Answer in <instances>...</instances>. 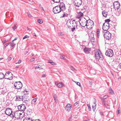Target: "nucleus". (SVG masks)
Segmentation results:
<instances>
[{
    "label": "nucleus",
    "instance_id": "nucleus-5",
    "mask_svg": "<svg viewBox=\"0 0 121 121\" xmlns=\"http://www.w3.org/2000/svg\"><path fill=\"white\" fill-rule=\"evenodd\" d=\"M73 3L75 6L78 7L81 5L82 1V0H74Z\"/></svg>",
    "mask_w": 121,
    "mask_h": 121
},
{
    "label": "nucleus",
    "instance_id": "nucleus-27",
    "mask_svg": "<svg viewBox=\"0 0 121 121\" xmlns=\"http://www.w3.org/2000/svg\"><path fill=\"white\" fill-rule=\"evenodd\" d=\"M99 59H100L101 60H102L103 59V56L101 53L99 54Z\"/></svg>",
    "mask_w": 121,
    "mask_h": 121
},
{
    "label": "nucleus",
    "instance_id": "nucleus-16",
    "mask_svg": "<svg viewBox=\"0 0 121 121\" xmlns=\"http://www.w3.org/2000/svg\"><path fill=\"white\" fill-rule=\"evenodd\" d=\"M83 50L86 53H88L89 51L91 50L90 48H87L85 47L84 48Z\"/></svg>",
    "mask_w": 121,
    "mask_h": 121
},
{
    "label": "nucleus",
    "instance_id": "nucleus-46",
    "mask_svg": "<svg viewBox=\"0 0 121 121\" xmlns=\"http://www.w3.org/2000/svg\"><path fill=\"white\" fill-rule=\"evenodd\" d=\"M28 117H25L23 119V121H27L28 119H29L28 118Z\"/></svg>",
    "mask_w": 121,
    "mask_h": 121
},
{
    "label": "nucleus",
    "instance_id": "nucleus-55",
    "mask_svg": "<svg viewBox=\"0 0 121 121\" xmlns=\"http://www.w3.org/2000/svg\"><path fill=\"white\" fill-rule=\"evenodd\" d=\"M28 118L29 119H28V120L26 121H33V120H32L29 117H28Z\"/></svg>",
    "mask_w": 121,
    "mask_h": 121
},
{
    "label": "nucleus",
    "instance_id": "nucleus-57",
    "mask_svg": "<svg viewBox=\"0 0 121 121\" xmlns=\"http://www.w3.org/2000/svg\"><path fill=\"white\" fill-rule=\"evenodd\" d=\"M58 35H62L63 34L62 32H60L59 33Z\"/></svg>",
    "mask_w": 121,
    "mask_h": 121
},
{
    "label": "nucleus",
    "instance_id": "nucleus-23",
    "mask_svg": "<svg viewBox=\"0 0 121 121\" xmlns=\"http://www.w3.org/2000/svg\"><path fill=\"white\" fill-rule=\"evenodd\" d=\"M108 97V96L107 95H106L104 96L103 97H102L100 96H99V98L101 99L102 100H105V99H106L107 97Z\"/></svg>",
    "mask_w": 121,
    "mask_h": 121
},
{
    "label": "nucleus",
    "instance_id": "nucleus-59",
    "mask_svg": "<svg viewBox=\"0 0 121 121\" xmlns=\"http://www.w3.org/2000/svg\"><path fill=\"white\" fill-rule=\"evenodd\" d=\"M68 24L69 25V26H68L69 28V29H71V27H72V26H71V25H69V24Z\"/></svg>",
    "mask_w": 121,
    "mask_h": 121
},
{
    "label": "nucleus",
    "instance_id": "nucleus-36",
    "mask_svg": "<svg viewBox=\"0 0 121 121\" xmlns=\"http://www.w3.org/2000/svg\"><path fill=\"white\" fill-rule=\"evenodd\" d=\"M7 43L6 44H4V49H5V48L6 47L8 46V45H9V43Z\"/></svg>",
    "mask_w": 121,
    "mask_h": 121
},
{
    "label": "nucleus",
    "instance_id": "nucleus-13",
    "mask_svg": "<svg viewBox=\"0 0 121 121\" xmlns=\"http://www.w3.org/2000/svg\"><path fill=\"white\" fill-rule=\"evenodd\" d=\"M72 107L71 104H67L65 107V109L66 111H69Z\"/></svg>",
    "mask_w": 121,
    "mask_h": 121
},
{
    "label": "nucleus",
    "instance_id": "nucleus-47",
    "mask_svg": "<svg viewBox=\"0 0 121 121\" xmlns=\"http://www.w3.org/2000/svg\"><path fill=\"white\" fill-rule=\"evenodd\" d=\"M77 82V84L80 87L81 86V85H80V82Z\"/></svg>",
    "mask_w": 121,
    "mask_h": 121
},
{
    "label": "nucleus",
    "instance_id": "nucleus-58",
    "mask_svg": "<svg viewBox=\"0 0 121 121\" xmlns=\"http://www.w3.org/2000/svg\"><path fill=\"white\" fill-rule=\"evenodd\" d=\"M35 60V58H32L31 59H30V60L32 62L34 61Z\"/></svg>",
    "mask_w": 121,
    "mask_h": 121
},
{
    "label": "nucleus",
    "instance_id": "nucleus-32",
    "mask_svg": "<svg viewBox=\"0 0 121 121\" xmlns=\"http://www.w3.org/2000/svg\"><path fill=\"white\" fill-rule=\"evenodd\" d=\"M96 106V104H95V105L94 106H92V108L93 111L94 112H95V110Z\"/></svg>",
    "mask_w": 121,
    "mask_h": 121
},
{
    "label": "nucleus",
    "instance_id": "nucleus-21",
    "mask_svg": "<svg viewBox=\"0 0 121 121\" xmlns=\"http://www.w3.org/2000/svg\"><path fill=\"white\" fill-rule=\"evenodd\" d=\"M83 13L81 12H79L78 13V15L77 16V17L78 18H79L83 16Z\"/></svg>",
    "mask_w": 121,
    "mask_h": 121
},
{
    "label": "nucleus",
    "instance_id": "nucleus-24",
    "mask_svg": "<svg viewBox=\"0 0 121 121\" xmlns=\"http://www.w3.org/2000/svg\"><path fill=\"white\" fill-rule=\"evenodd\" d=\"M103 16L104 17H106L107 15V13L105 11H104L102 13Z\"/></svg>",
    "mask_w": 121,
    "mask_h": 121
},
{
    "label": "nucleus",
    "instance_id": "nucleus-7",
    "mask_svg": "<svg viewBox=\"0 0 121 121\" xmlns=\"http://www.w3.org/2000/svg\"><path fill=\"white\" fill-rule=\"evenodd\" d=\"M114 8L115 10L118 9L120 7V5L119 2L118 1L114 2L113 3Z\"/></svg>",
    "mask_w": 121,
    "mask_h": 121
},
{
    "label": "nucleus",
    "instance_id": "nucleus-17",
    "mask_svg": "<svg viewBox=\"0 0 121 121\" xmlns=\"http://www.w3.org/2000/svg\"><path fill=\"white\" fill-rule=\"evenodd\" d=\"M87 21H88L87 20H85V22L84 24H83V25H81V24L80 23V24L81 25L82 27H85V26H87Z\"/></svg>",
    "mask_w": 121,
    "mask_h": 121
},
{
    "label": "nucleus",
    "instance_id": "nucleus-52",
    "mask_svg": "<svg viewBox=\"0 0 121 121\" xmlns=\"http://www.w3.org/2000/svg\"><path fill=\"white\" fill-rule=\"evenodd\" d=\"M46 76V75L45 74H43L42 75V78L45 77Z\"/></svg>",
    "mask_w": 121,
    "mask_h": 121
},
{
    "label": "nucleus",
    "instance_id": "nucleus-60",
    "mask_svg": "<svg viewBox=\"0 0 121 121\" xmlns=\"http://www.w3.org/2000/svg\"><path fill=\"white\" fill-rule=\"evenodd\" d=\"M94 104H95V105L96 104V99L94 98Z\"/></svg>",
    "mask_w": 121,
    "mask_h": 121
},
{
    "label": "nucleus",
    "instance_id": "nucleus-44",
    "mask_svg": "<svg viewBox=\"0 0 121 121\" xmlns=\"http://www.w3.org/2000/svg\"><path fill=\"white\" fill-rule=\"evenodd\" d=\"M87 106L88 107V108L89 109V111L91 110V108L90 107V104H87Z\"/></svg>",
    "mask_w": 121,
    "mask_h": 121
},
{
    "label": "nucleus",
    "instance_id": "nucleus-19",
    "mask_svg": "<svg viewBox=\"0 0 121 121\" xmlns=\"http://www.w3.org/2000/svg\"><path fill=\"white\" fill-rule=\"evenodd\" d=\"M19 115L18 117V118L19 119H21L23 117L24 115V113L23 112H22V113H19Z\"/></svg>",
    "mask_w": 121,
    "mask_h": 121
},
{
    "label": "nucleus",
    "instance_id": "nucleus-25",
    "mask_svg": "<svg viewBox=\"0 0 121 121\" xmlns=\"http://www.w3.org/2000/svg\"><path fill=\"white\" fill-rule=\"evenodd\" d=\"M57 84V86L59 87H62L64 85L63 84L62 82H59L58 83V84Z\"/></svg>",
    "mask_w": 121,
    "mask_h": 121
},
{
    "label": "nucleus",
    "instance_id": "nucleus-6",
    "mask_svg": "<svg viewBox=\"0 0 121 121\" xmlns=\"http://www.w3.org/2000/svg\"><path fill=\"white\" fill-rule=\"evenodd\" d=\"M17 108L18 110L21 111H23L26 109V107L25 106V105L24 104H22L18 106Z\"/></svg>",
    "mask_w": 121,
    "mask_h": 121
},
{
    "label": "nucleus",
    "instance_id": "nucleus-26",
    "mask_svg": "<svg viewBox=\"0 0 121 121\" xmlns=\"http://www.w3.org/2000/svg\"><path fill=\"white\" fill-rule=\"evenodd\" d=\"M109 93L113 95L114 94V92L112 89L110 88L109 89Z\"/></svg>",
    "mask_w": 121,
    "mask_h": 121
},
{
    "label": "nucleus",
    "instance_id": "nucleus-35",
    "mask_svg": "<svg viewBox=\"0 0 121 121\" xmlns=\"http://www.w3.org/2000/svg\"><path fill=\"white\" fill-rule=\"evenodd\" d=\"M60 57L62 59H66V57L64 56H61Z\"/></svg>",
    "mask_w": 121,
    "mask_h": 121
},
{
    "label": "nucleus",
    "instance_id": "nucleus-64",
    "mask_svg": "<svg viewBox=\"0 0 121 121\" xmlns=\"http://www.w3.org/2000/svg\"><path fill=\"white\" fill-rule=\"evenodd\" d=\"M100 114L101 116H103L104 114H103V112H100Z\"/></svg>",
    "mask_w": 121,
    "mask_h": 121
},
{
    "label": "nucleus",
    "instance_id": "nucleus-63",
    "mask_svg": "<svg viewBox=\"0 0 121 121\" xmlns=\"http://www.w3.org/2000/svg\"><path fill=\"white\" fill-rule=\"evenodd\" d=\"M48 63H53V62L52 61H48Z\"/></svg>",
    "mask_w": 121,
    "mask_h": 121
},
{
    "label": "nucleus",
    "instance_id": "nucleus-18",
    "mask_svg": "<svg viewBox=\"0 0 121 121\" xmlns=\"http://www.w3.org/2000/svg\"><path fill=\"white\" fill-rule=\"evenodd\" d=\"M90 39V41L91 42L92 44H95V41L96 40L95 37L94 38Z\"/></svg>",
    "mask_w": 121,
    "mask_h": 121
},
{
    "label": "nucleus",
    "instance_id": "nucleus-29",
    "mask_svg": "<svg viewBox=\"0 0 121 121\" xmlns=\"http://www.w3.org/2000/svg\"><path fill=\"white\" fill-rule=\"evenodd\" d=\"M37 98H36L33 99L32 101V103H35L37 101Z\"/></svg>",
    "mask_w": 121,
    "mask_h": 121
},
{
    "label": "nucleus",
    "instance_id": "nucleus-45",
    "mask_svg": "<svg viewBox=\"0 0 121 121\" xmlns=\"http://www.w3.org/2000/svg\"><path fill=\"white\" fill-rule=\"evenodd\" d=\"M13 77L12 76H11V77H10V78H5V79H9V80H11L13 79Z\"/></svg>",
    "mask_w": 121,
    "mask_h": 121
},
{
    "label": "nucleus",
    "instance_id": "nucleus-51",
    "mask_svg": "<svg viewBox=\"0 0 121 121\" xmlns=\"http://www.w3.org/2000/svg\"><path fill=\"white\" fill-rule=\"evenodd\" d=\"M21 60H19L16 63V64H20L21 63Z\"/></svg>",
    "mask_w": 121,
    "mask_h": 121
},
{
    "label": "nucleus",
    "instance_id": "nucleus-33",
    "mask_svg": "<svg viewBox=\"0 0 121 121\" xmlns=\"http://www.w3.org/2000/svg\"><path fill=\"white\" fill-rule=\"evenodd\" d=\"M103 25H104V26H107L109 27V23H107V22H105L103 24Z\"/></svg>",
    "mask_w": 121,
    "mask_h": 121
},
{
    "label": "nucleus",
    "instance_id": "nucleus-11",
    "mask_svg": "<svg viewBox=\"0 0 121 121\" xmlns=\"http://www.w3.org/2000/svg\"><path fill=\"white\" fill-rule=\"evenodd\" d=\"M16 101H23V96H22L16 95Z\"/></svg>",
    "mask_w": 121,
    "mask_h": 121
},
{
    "label": "nucleus",
    "instance_id": "nucleus-2",
    "mask_svg": "<svg viewBox=\"0 0 121 121\" xmlns=\"http://www.w3.org/2000/svg\"><path fill=\"white\" fill-rule=\"evenodd\" d=\"M15 89L19 90L22 86V84L21 82H16L14 84Z\"/></svg>",
    "mask_w": 121,
    "mask_h": 121
},
{
    "label": "nucleus",
    "instance_id": "nucleus-10",
    "mask_svg": "<svg viewBox=\"0 0 121 121\" xmlns=\"http://www.w3.org/2000/svg\"><path fill=\"white\" fill-rule=\"evenodd\" d=\"M111 34L109 32H106L105 33L104 36L106 39L109 40L111 39Z\"/></svg>",
    "mask_w": 121,
    "mask_h": 121
},
{
    "label": "nucleus",
    "instance_id": "nucleus-40",
    "mask_svg": "<svg viewBox=\"0 0 121 121\" xmlns=\"http://www.w3.org/2000/svg\"><path fill=\"white\" fill-rule=\"evenodd\" d=\"M52 1L54 2H55L57 3L59 2L60 0H52Z\"/></svg>",
    "mask_w": 121,
    "mask_h": 121
},
{
    "label": "nucleus",
    "instance_id": "nucleus-38",
    "mask_svg": "<svg viewBox=\"0 0 121 121\" xmlns=\"http://www.w3.org/2000/svg\"><path fill=\"white\" fill-rule=\"evenodd\" d=\"M110 20L109 19H107L105 20V22L108 23L110 21Z\"/></svg>",
    "mask_w": 121,
    "mask_h": 121
},
{
    "label": "nucleus",
    "instance_id": "nucleus-37",
    "mask_svg": "<svg viewBox=\"0 0 121 121\" xmlns=\"http://www.w3.org/2000/svg\"><path fill=\"white\" fill-rule=\"evenodd\" d=\"M23 101H24V102H23V103H25L27 105H28V104L29 103V101H24L23 100Z\"/></svg>",
    "mask_w": 121,
    "mask_h": 121
},
{
    "label": "nucleus",
    "instance_id": "nucleus-42",
    "mask_svg": "<svg viewBox=\"0 0 121 121\" xmlns=\"http://www.w3.org/2000/svg\"><path fill=\"white\" fill-rule=\"evenodd\" d=\"M68 15V14H65L64 13L63 15L62 16V17H63L67 16Z\"/></svg>",
    "mask_w": 121,
    "mask_h": 121
},
{
    "label": "nucleus",
    "instance_id": "nucleus-1",
    "mask_svg": "<svg viewBox=\"0 0 121 121\" xmlns=\"http://www.w3.org/2000/svg\"><path fill=\"white\" fill-rule=\"evenodd\" d=\"M65 9V4L63 2L60 3L59 5L53 8V11L54 13H58Z\"/></svg>",
    "mask_w": 121,
    "mask_h": 121
},
{
    "label": "nucleus",
    "instance_id": "nucleus-43",
    "mask_svg": "<svg viewBox=\"0 0 121 121\" xmlns=\"http://www.w3.org/2000/svg\"><path fill=\"white\" fill-rule=\"evenodd\" d=\"M12 28L13 30H14L16 29H17V27L16 26V25H15L12 27Z\"/></svg>",
    "mask_w": 121,
    "mask_h": 121
},
{
    "label": "nucleus",
    "instance_id": "nucleus-20",
    "mask_svg": "<svg viewBox=\"0 0 121 121\" xmlns=\"http://www.w3.org/2000/svg\"><path fill=\"white\" fill-rule=\"evenodd\" d=\"M29 101L30 99L29 97L28 96L25 95L24 97V98H23V101Z\"/></svg>",
    "mask_w": 121,
    "mask_h": 121
},
{
    "label": "nucleus",
    "instance_id": "nucleus-61",
    "mask_svg": "<svg viewBox=\"0 0 121 121\" xmlns=\"http://www.w3.org/2000/svg\"><path fill=\"white\" fill-rule=\"evenodd\" d=\"M72 116H71L69 118V121H70L71 120V119L72 118Z\"/></svg>",
    "mask_w": 121,
    "mask_h": 121
},
{
    "label": "nucleus",
    "instance_id": "nucleus-9",
    "mask_svg": "<svg viewBox=\"0 0 121 121\" xmlns=\"http://www.w3.org/2000/svg\"><path fill=\"white\" fill-rule=\"evenodd\" d=\"M88 34L89 36V39H92V38H94L96 36V35H95V31H93L90 32V31H88Z\"/></svg>",
    "mask_w": 121,
    "mask_h": 121
},
{
    "label": "nucleus",
    "instance_id": "nucleus-56",
    "mask_svg": "<svg viewBox=\"0 0 121 121\" xmlns=\"http://www.w3.org/2000/svg\"><path fill=\"white\" fill-rule=\"evenodd\" d=\"M70 69L72 70L73 71H74L75 69L72 66L71 67Z\"/></svg>",
    "mask_w": 121,
    "mask_h": 121
},
{
    "label": "nucleus",
    "instance_id": "nucleus-3",
    "mask_svg": "<svg viewBox=\"0 0 121 121\" xmlns=\"http://www.w3.org/2000/svg\"><path fill=\"white\" fill-rule=\"evenodd\" d=\"M105 54L109 57H112L113 55V50L111 49H108L106 50Z\"/></svg>",
    "mask_w": 121,
    "mask_h": 121
},
{
    "label": "nucleus",
    "instance_id": "nucleus-54",
    "mask_svg": "<svg viewBox=\"0 0 121 121\" xmlns=\"http://www.w3.org/2000/svg\"><path fill=\"white\" fill-rule=\"evenodd\" d=\"M99 29H98L97 30V34H99Z\"/></svg>",
    "mask_w": 121,
    "mask_h": 121
},
{
    "label": "nucleus",
    "instance_id": "nucleus-34",
    "mask_svg": "<svg viewBox=\"0 0 121 121\" xmlns=\"http://www.w3.org/2000/svg\"><path fill=\"white\" fill-rule=\"evenodd\" d=\"M38 22L39 24H41L43 22V21L42 19H39L38 20Z\"/></svg>",
    "mask_w": 121,
    "mask_h": 121
},
{
    "label": "nucleus",
    "instance_id": "nucleus-31",
    "mask_svg": "<svg viewBox=\"0 0 121 121\" xmlns=\"http://www.w3.org/2000/svg\"><path fill=\"white\" fill-rule=\"evenodd\" d=\"M10 46L11 48L13 47L15 45V44L13 42H12V43H10Z\"/></svg>",
    "mask_w": 121,
    "mask_h": 121
},
{
    "label": "nucleus",
    "instance_id": "nucleus-48",
    "mask_svg": "<svg viewBox=\"0 0 121 121\" xmlns=\"http://www.w3.org/2000/svg\"><path fill=\"white\" fill-rule=\"evenodd\" d=\"M99 56H96V57H95V58L97 60H99Z\"/></svg>",
    "mask_w": 121,
    "mask_h": 121
},
{
    "label": "nucleus",
    "instance_id": "nucleus-15",
    "mask_svg": "<svg viewBox=\"0 0 121 121\" xmlns=\"http://www.w3.org/2000/svg\"><path fill=\"white\" fill-rule=\"evenodd\" d=\"M109 27L107 26H104V25H103L102 27V29L103 30H104V31H107L109 29Z\"/></svg>",
    "mask_w": 121,
    "mask_h": 121
},
{
    "label": "nucleus",
    "instance_id": "nucleus-4",
    "mask_svg": "<svg viewBox=\"0 0 121 121\" xmlns=\"http://www.w3.org/2000/svg\"><path fill=\"white\" fill-rule=\"evenodd\" d=\"M5 112L6 115L10 116V117L12 115L13 113L12 109L9 108H7L6 109Z\"/></svg>",
    "mask_w": 121,
    "mask_h": 121
},
{
    "label": "nucleus",
    "instance_id": "nucleus-53",
    "mask_svg": "<svg viewBox=\"0 0 121 121\" xmlns=\"http://www.w3.org/2000/svg\"><path fill=\"white\" fill-rule=\"evenodd\" d=\"M78 103L79 102L77 101L74 104V106H76V105H77L78 104Z\"/></svg>",
    "mask_w": 121,
    "mask_h": 121
},
{
    "label": "nucleus",
    "instance_id": "nucleus-49",
    "mask_svg": "<svg viewBox=\"0 0 121 121\" xmlns=\"http://www.w3.org/2000/svg\"><path fill=\"white\" fill-rule=\"evenodd\" d=\"M27 14H28V16L29 17H32L31 15L30 14V13L29 12H28L27 13Z\"/></svg>",
    "mask_w": 121,
    "mask_h": 121
},
{
    "label": "nucleus",
    "instance_id": "nucleus-39",
    "mask_svg": "<svg viewBox=\"0 0 121 121\" xmlns=\"http://www.w3.org/2000/svg\"><path fill=\"white\" fill-rule=\"evenodd\" d=\"M29 38V36L27 35H26L25 36L23 37V39H24L26 38Z\"/></svg>",
    "mask_w": 121,
    "mask_h": 121
},
{
    "label": "nucleus",
    "instance_id": "nucleus-50",
    "mask_svg": "<svg viewBox=\"0 0 121 121\" xmlns=\"http://www.w3.org/2000/svg\"><path fill=\"white\" fill-rule=\"evenodd\" d=\"M73 28H71V31H72L73 32L74 31V30L75 29V26H73Z\"/></svg>",
    "mask_w": 121,
    "mask_h": 121
},
{
    "label": "nucleus",
    "instance_id": "nucleus-12",
    "mask_svg": "<svg viewBox=\"0 0 121 121\" xmlns=\"http://www.w3.org/2000/svg\"><path fill=\"white\" fill-rule=\"evenodd\" d=\"M67 24H69L72 26V27L75 26L76 25H77V23L75 22L74 23H73V21H68L67 22V24Z\"/></svg>",
    "mask_w": 121,
    "mask_h": 121
},
{
    "label": "nucleus",
    "instance_id": "nucleus-41",
    "mask_svg": "<svg viewBox=\"0 0 121 121\" xmlns=\"http://www.w3.org/2000/svg\"><path fill=\"white\" fill-rule=\"evenodd\" d=\"M99 53L98 52H95V57H96V56H99Z\"/></svg>",
    "mask_w": 121,
    "mask_h": 121
},
{
    "label": "nucleus",
    "instance_id": "nucleus-22",
    "mask_svg": "<svg viewBox=\"0 0 121 121\" xmlns=\"http://www.w3.org/2000/svg\"><path fill=\"white\" fill-rule=\"evenodd\" d=\"M5 78L4 75L2 73H0V79H2Z\"/></svg>",
    "mask_w": 121,
    "mask_h": 121
},
{
    "label": "nucleus",
    "instance_id": "nucleus-8",
    "mask_svg": "<svg viewBox=\"0 0 121 121\" xmlns=\"http://www.w3.org/2000/svg\"><path fill=\"white\" fill-rule=\"evenodd\" d=\"M18 112V111H16L15 112H13L12 115L11 116V117L13 118L15 117V118L18 119L19 115Z\"/></svg>",
    "mask_w": 121,
    "mask_h": 121
},
{
    "label": "nucleus",
    "instance_id": "nucleus-62",
    "mask_svg": "<svg viewBox=\"0 0 121 121\" xmlns=\"http://www.w3.org/2000/svg\"><path fill=\"white\" fill-rule=\"evenodd\" d=\"M7 41V40H5L3 41L2 42L4 44L5 43H6Z\"/></svg>",
    "mask_w": 121,
    "mask_h": 121
},
{
    "label": "nucleus",
    "instance_id": "nucleus-28",
    "mask_svg": "<svg viewBox=\"0 0 121 121\" xmlns=\"http://www.w3.org/2000/svg\"><path fill=\"white\" fill-rule=\"evenodd\" d=\"M53 96L54 99V100L55 101H56V100H57L56 98H57V96L56 95L53 94Z\"/></svg>",
    "mask_w": 121,
    "mask_h": 121
},
{
    "label": "nucleus",
    "instance_id": "nucleus-14",
    "mask_svg": "<svg viewBox=\"0 0 121 121\" xmlns=\"http://www.w3.org/2000/svg\"><path fill=\"white\" fill-rule=\"evenodd\" d=\"M102 105L105 107H106L108 106L107 104L108 101H106L105 100H102Z\"/></svg>",
    "mask_w": 121,
    "mask_h": 121
},
{
    "label": "nucleus",
    "instance_id": "nucleus-30",
    "mask_svg": "<svg viewBox=\"0 0 121 121\" xmlns=\"http://www.w3.org/2000/svg\"><path fill=\"white\" fill-rule=\"evenodd\" d=\"M10 73H11L12 75V76H13V74L11 73V72H6V73L5 74V76H8Z\"/></svg>",
    "mask_w": 121,
    "mask_h": 121
}]
</instances>
